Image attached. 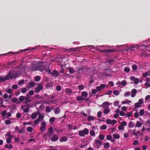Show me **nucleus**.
<instances>
[{
  "mask_svg": "<svg viewBox=\"0 0 150 150\" xmlns=\"http://www.w3.org/2000/svg\"><path fill=\"white\" fill-rule=\"evenodd\" d=\"M67 140V137L65 136L61 137L59 139V141L61 142L66 141Z\"/></svg>",
  "mask_w": 150,
  "mask_h": 150,
  "instance_id": "nucleus-15",
  "label": "nucleus"
},
{
  "mask_svg": "<svg viewBox=\"0 0 150 150\" xmlns=\"http://www.w3.org/2000/svg\"><path fill=\"white\" fill-rule=\"evenodd\" d=\"M47 69L46 67H45L43 65L38 64V70L41 71H42L44 70H45Z\"/></svg>",
  "mask_w": 150,
  "mask_h": 150,
  "instance_id": "nucleus-6",
  "label": "nucleus"
},
{
  "mask_svg": "<svg viewBox=\"0 0 150 150\" xmlns=\"http://www.w3.org/2000/svg\"><path fill=\"white\" fill-rule=\"evenodd\" d=\"M102 115V112L101 111H99L98 113L97 116L98 117H100Z\"/></svg>",
  "mask_w": 150,
  "mask_h": 150,
  "instance_id": "nucleus-57",
  "label": "nucleus"
},
{
  "mask_svg": "<svg viewBox=\"0 0 150 150\" xmlns=\"http://www.w3.org/2000/svg\"><path fill=\"white\" fill-rule=\"evenodd\" d=\"M124 71L127 72H129L130 71V69L129 67H125L124 69Z\"/></svg>",
  "mask_w": 150,
  "mask_h": 150,
  "instance_id": "nucleus-48",
  "label": "nucleus"
},
{
  "mask_svg": "<svg viewBox=\"0 0 150 150\" xmlns=\"http://www.w3.org/2000/svg\"><path fill=\"white\" fill-rule=\"evenodd\" d=\"M12 138H8L6 140V141L7 143L9 144L11 142V139Z\"/></svg>",
  "mask_w": 150,
  "mask_h": 150,
  "instance_id": "nucleus-56",
  "label": "nucleus"
},
{
  "mask_svg": "<svg viewBox=\"0 0 150 150\" xmlns=\"http://www.w3.org/2000/svg\"><path fill=\"white\" fill-rule=\"evenodd\" d=\"M106 128H107V126L105 125H102L100 127V129L103 130L105 129Z\"/></svg>",
  "mask_w": 150,
  "mask_h": 150,
  "instance_id": "nucleus-62",
  "label": "nucleus"
},
{
  "mask_svg": "<svg viewBox=\"0 0 150 150\" xmlns=\"http://www.w3.org/2000/svg\"><path fill=\"white\" fill-rule=\"evenodd\" d=\"M46 123L45 122H42L41 124L40 130L41 132L45 131L46 129Z\"/></svg>",
  "mask_w": 150,
  "mask_h": 150,
  "instance_id": "nucleus-5",
  "label": "nucleus"
},
{
  "mask_svg": "<svg viewBox=\"0 0 150 150\" xmlns=\"http://www.w3.org/2000/svg\"><path fill=\"white\" fill-rule=\"evenodd\" d=\"M132 68L133 70L134 71H135L137 69V65L135 64H133L132 65Z\"/></svg>",
  "mask_w": 150,
  "mask_h": 150,
  "instance_id": "nucleus-47",
  "label": "nucleus"
},
{
  "mask_svg": "<svg viewBox=\"0 0 150 150\" xmlns=\"http://www.w3.org/2000/svg\"><path fill=\"white\" fill-rule=\"evenodd\" d=\"M8 80L6 76H0V81H3L6 80Z\"/></svg>",
  "mask_w": 150,
  "mask_h": 150,
  "instance_id": "nucleus-16",
  "label": "nucleus"
},
{
  "mask_svg": "<svg viewBox=\"0 0 150 150\" xmlns=\"http://www.w3.org/2000/svg\"><path fill=\"white\" fill-rule=\"evenodd\" d=\"M99 138L101 140H102L105 138V137L102 134H100L99 136Z\"/></svg>",
  "mask_w": 150,
  "mask_h": 150,
  "instance_id": "nucleus-46",
  "label": "nucleus"
},
{
  "mask_svg": "<svg viewBox=\"0 0 150 150\" xmlns=\"http://www.w3.org/2000/svg\"><path fill=\"white\" fill-rule=\"evenodd\" d=\"M37 114L39 115L37 119L40 122L42 121L44 118V115H41L40 113H39L38 112H37Z\"/></svg>",
  "mask_w": 150,
  "mask_h": 150,
  "instance_id": "nucleus-7",
  "label": "nucleus"
},
{
  "mask_svg": "<svg viewBox=\"0 0 150 150\" xmlns=\"http://www.w3.org/2000/svg\"><path fill=\"white\" fill-rule=\"evenodd\" d=\"M27 91V89L25 88H22L21 89V91L23 93H25Z\"/></svg>",
  "mask_w": 150,
  "mask_h": 150,
  "instance_id": "nucleus-55",
  "label": "nucleus"
},
{
  "mask_svg": "<svg viewBox=\"0 0 150 150\" xmlns=\"http://www.w3.org/2000/svg\"><path fill=\"white\" fill-rule=\"evenodd\" d=\"M89 131L87 129L85 128L83 130L79 131V134L81 137L84 136V134L87 135L88 134Z\"/></svg>",
  "mask_w": 150,
  "mask_h": 150,
  "instance_id": "nucleus-3",
  "label": "nucleus"
},
{
  "mask_svg": "<svg viewBox=\"0 0 150 150\" xmlns=\"http://www.w3.org/2000/svg\"><path fill=\"white\" fill-rule=\"evenodd\" d=\"M132 114V112H128L127 113L126 115L125 116L126 117H129L130 116H131Z\"/></svg>",
  "mask_w": 150,
  "mask_h": 150,
  "instance_id": "nucleus-54",
  "label": "nucleus"
},
{
  "mask_svg": "<svg viewBox=\"0 0 150 150\" xmlns=\"http://www.w3.org/2000/svg\"><path fill=\"white\" fill-rule=\"evenodd\" d=\"M5 123L6 125H8L11 124V122L9 120H6L5 121Z\"/></svg>",
  "mask_w": 150,
  "mask_h": 150,
  "instance_id": "nucleus-50",
  "label": "nucleus"
},
{
  "mask_svg": "<svg viewBox=\"0 0 150 150\" xmlns=\"http://www.w3.org/2000/svg\"><path fill=\"white\" fill-rule=\"evenodd\" d=\"M11 101L13 103H17L18 102V98H13L11 99Z\"/></svg>",
  "mask_w": 150,
  "mask_h": 150,
  "instance_id": "nucleus-37",
  "label": "nucleus"
},
{
  "mask_svg": "<svg viewBox=\"0 0 150 150\" xmlns=\"http://www.w3.org/2000/svg\"><path fill=\"white\" fill-rule=\"evenodd\" d=\"M54 112L56 114H59L60 112V109L59 108H57L54 109Z\"/></svg>",
  "mask_w": 150,
  "mask_h": 150,
  "instance_id": "nucleus-17",
  "label": "nucleus"
},
{
  "mask_svg": "<svg viewBox=\"0 0 150 150\" xmlns=\"http://www.w3.org/2000/svg\"><path fill=\"white\" fill-rule=\"evenodd\" d=\"M25 99V97L23 96H20L18 98L19 101L17 103V104L19 103L20 102H23Z\"/></svg>",
  "mask_w": 150,
  "mask_h": 150,
  "instance_id": "nucleus-12",
  "label": "nucleus"
},
{
  "mask_svg": "<svg viewBox=\"0 0 150 150\" xmlns=\"http://www.w3.org/2000/svg\"><path fill=\"white\" fill-rule=\"evenodd\" d=\"M40 121L38 120L37 119L35 120L34 121V123L35 124V125H36L37 124H39V122Z\"/></svg>",
  "mask_w": 150,
  "mask_h": 150,
  "instance_id": "nucleus-63",
  "label": "nucleus"
},
{
  "mask_svg": "<svg viewBox=\"0 0 150 150\" xmlns=\"http://www.w3.org/2000/svg\"><path fill=\"white\" fill-rule=\"evenodd\" d=\"M113 137L115 139H118L120 138V135L118 134H114L113 135Z\"/></svg>",
  "mask_w": 150,
  "mask_h": 150,
  "instance_id": "nucleus-44",
  "label": "nucleus"
},
{
  "mask_svg": "<svg viewBox=\"0 0 150 150\" xmlns=\"http://www.w3.org/2000/svg\"><path fill=\"white\" fill-rule=\"evenodd\" d=\"M102 106L104 109L109 108V103L108 102H105L102 104Z\"/></svg>",
  "mask_w": 150,
  "mask_h": 150,
  "instance_id": "nucleus-9",
  "label": "nucleus"
},
{
  "mask_svg": "<svg viewBox=\"0 0 150 150\" xmlns=\"http://www.w3.org/2000/svg\"><path fill=\"white\" fill-rule=\"evenodd\" d=\"M69 72L71 74H73L74 73L75 71L73 70V69L72 68H69Z\"/></svg>",
  "mask_w": 150,
  "mask_h": 150,
  "instance_id": "nucleus-33",
  "label": "nucleus"
},
{
  "mask_svg": "<svg viewBox=\"0 0 150 150\" xmlns=\"http://www.w3.org/2000/svg\"><path fill=\"white\" fill-rule=\"evenodd\" d=\"M6 76L8 80L10 79H11L18 77L16 71H10L8 74Z\"/></svg>",
  "mask_w": 150,
  "mask_h": 150,
  "instance_id": "nucleus-1",
  "label": "nucleus"
},
{
  "mask_svg": "<svg viewBox=\"0 0 150 150\" xmlns=\"http://www.w3.org/2000/svg\"><path fill=\"white\" fill-rule=\"evenodd\" d=\"M95 141L96 144H98L100 145H101L102 144V142L99 140L96 139L95 140Z\"/></svg>",
  "mask_w": 150,
  "mask_h": 150,
  "instance_id": "nucleus-38",
  "label": "nucleus"
},
{
  "mask_svg": "<svg viewBox=\"0 0 150 150\" xmlns=\"http://www.w3.org/2000/svg\"><path fill=\"white\" fill-rule=\"evenodd\" d=\"M40 76H37L35 77L34 79L36 81H39L40 80Z\"/></svg>",
  "mask_w": 150,
  "mask_h": 150,
  "instance_id": "nucleus-32",
  "label": "nucleus"
},
{
  "mask_svg": "<svg viewBox=\"0 0 150 150\" xmlns=\"http://www.w3.org/2000/svg\"><path fill=\"white\" fill-rule=\"evenodd\" d=\"M130 92H127L124 94V96L125 97L128 96L130 95Z\"/></svg>",
  "mask_w": 150,
  "mask_h": 150,
  "instance_id": "nucleus-59",
  "label": "nucleus"
},
{
  "mask_svg": "<svg viewBox=\"0 0 150 150\" xmlns=\"http://www.w3.org/2000/svg\"><path fill=\"white\" fill-rule=\"evenodd\" d=\"M48 131L49 132V134L48 135L49 137H50L52 136V134H51V133L53 132V128L51 127H49L48 129Z\"/></svg>",
  "mask_w": 150,
  "mask_h": 150,
  "instance_id": "nucleus-21",
  "label": "nucleus"
},
{
  "mask_svg": "<svg viewBox=\"0 0 150 150\" xmlns=\"http://www.w3.org/2000/svg\"><path fill=\"white\" fill-rule=\"evenodd\" d=\"M110 147V145L109 143L106 142L104 145V147L105 148H108Z\"/></svg>",
  "mask_w": 150,
  "mask_h": 150,
  "instance_id": "nucleus-36",
  "label": "nucleus"
},
{
  "mask_svg": "<svg viewBox=\"0 0 150 150\" xmlns=\"http://www.w3.org/2000/svg\"><path fill=\"white\" fill-rule=\"evenodd\" d=\"M120 91L118 90H115L113 91V93L115 95L117 96L119 95L120 93Z\"/></svg>",
  "mask_w": 150,
  "mask_h": 150,
  "instance_id": "nucleus-40",
  "label": "nucleus"
},
{
  "mask_svg": "<svg viewBox=\"0 0 150 150\" xmlns=\"http://www.w3.org/2000/svg\"><path fill=\"white\" fill-rule=\"evenodd\" d=\"M33 128L30 126L28 127L27 128V131L29 132H31L33 131Z\"/></svg>",
  "mask_w": 150,
  "mask_h": 150,
  "instance_id": "nucleus-31",
  "label": "nucleus"
},
{
  "mask_svg": "<svg viewBox=\"0 0 150 150\" xmlns=\"http://www.w3.org/2000/svg\"><path fill=\"white\" fill-rule=\"evenodd\" d=\"M17 74L18 76L19 75L25 71V68L24 67H18L16 68Z\"/></svg>",
  "mask_w": 150,
  "mask_h": 150,
  "instance_id": "nucleus-2",
  "label": "nucleus"
},
{
  "mask_svg": "<svg viewBox=\"0 0 150 150\" xmlns=\"http://www.w3.org/2000/svg\"><path fill=\"white\" fill-rule=\"evenodd\" d=\"M141 106V104L138 102L134 104V106L135 108H138Z\"/></svg>",
  "mask_w": 150,
  "mask_h": 150,
  "instance_id": "nucleus-39",
  "label": "nucleus"
},
{
  "mask_svg": "<svg viewBox=\"0 0 150 150\" xmlns=\"http://www.w3.org/2000/svg\"><path fill=\"white\" fill-rule=\"evenodd\" d=\"M24 83V81L22 79L18 82V84L19 85H22Z\"/></svg>",
  "mask_w": 150,
  "mask_h": 150,
  "instance_id": "nucleus-58",
  "label": "nucleus"
},
{
  "mask_svg": "<svg viewBox=\"0 0 150 150\" xmlns=\"http://www.w3.org/2000/svg\"><path fill=\"white\" fill-rule=\"evenodd\" d=\"M124 128V126H123L121 124L118 127V129L119 130H123Z\"/></svg>",
  "mask_w": 150,
  "mask_h": 150,
  "instance_id": "nucleus-51",
  "label": "nucleus"
},
{
  "mask_svg": "<svg viewBox=\"0 0 150 150\" xmlns=\"http://www.w3.org/2000/svg\"><path fill=\"white\" fill-rule=\"evenodd\" d=\"M139 79L137 78H136L134 81V83L135 84H137L139 82Z\"/></svg>",
  "mask_w": 150,
  "mask_h": 150,
  "instance_id": "nucleus-43",
  "label": "nucleus"
},
{
  "mask_svg": "<svg viewBox=\"0 0 150 150\" xmlns=\"http://www.w3.org/2000/svg\"><path fill=\"white\" fill-rule=\"evenodd\" d=\"M30 96H29V95H26L25 97V100H26V101L24 102V103L26 104L28 102H30L31 101V100L30 99Z\"/></svg>",
  "mask_w": 150,
  "mask_h": 150,
  "instance_id": "nucleus-13",
  "label": "nucleus"
},
{
  "mask_svg": "<svg viewBox=\"0 0 150 150\" xmlns=\"http://www.w3.org/2000/svg\"><path fill=\"white\" fill-rule=\"evenodd\" d=\"M81 96L83 98H85L87 97L88 96L87 93L85 91L82 92L81 94Z\"/></svg>",
  "mask_w": 150,
  "mask_h": 150,
  "instance_id": "nucleus-24",
  "label": "nucleus"
},
{
  "mask_svg": "<svg viewBox=\"0 0 150 150\" xmlns=\"http://www.w3.org/2000/svg\"><path fill=\"white\" fill-rule=\"evenodd\" d=\"M37 116L38 115L36 113L33 112L32 114L31 117L32 119H34L37 117Z\"/></svg>",
  "mask_w": 150,
  "mask_h": 150,
  "instance_id": "nucleus-23",
  "label": "nucleus"
},
{
  "mask_svg": "<svg viewBox=\"0 0 150 150\" xmlns=\"http://www.w3.org/2000/svg\"><path fill=\"white\" fill-rule=\"evenodd\" d=\"M150 75V71H148L142 74V76L144 77H145L148 75Z\"/></svg>",
  "mask_w": 150,
  "mask_h": 150,
  "instance_id": "nucleus-27",
  "label": "nucleus"
},
{
  "mask_svg": "<svg viewBox=\"0 0 150 150\" xmlns=\"http://www.w3.org/2000/svg\"><path fill=\"white\" fill-rule=\"evenodd\" d=\"M95 117L93 116H90L88 117L87 120L88 121L93 120H95Z\"/></svg>",
  "mask_w": 150,
  "mask_h": 150,
  "instance_id": "nucleus-22",
  "label": "nucleus"
},
{
  "mask_svg": "<svg viewBox=\"0 0 150 150\" xmlns=\"http://www.w3.org/2000/svg\"><path fill=\"white\" fill-rule=\"evenodd\" d=\"M110 111V110L109 108H105L103 112L105 114H107L109 113Z\"/></svg>",
  "mask_w": 150,
  "mask_h": 150,
  "instance_id": "nucleus-26",
  "label": "nucleus"
},
{
  "mask_svg": "<svg viewBox=\"0 0 150 150\" xmlns=\"http://www.w3.org/2000/svg\"><path fill=\"white\" fill-rule=\"evenodd\" d=\"M76 99L78 101H80L81 100L83 101V100H85L86 99L85 98H84L82 97L81 96H78L76 98Z\"/></svg>",
  "mask_w": 150,
  "mask_h": 150,
  "instance_id": "nucleus-25",
  "label": "nucleus"
},
{
  "mask_svg": "<svg viewBox=\"0 0 150 150\" xmlns=\"http://www.w3.org/2000/svg\"><path fill=\"white\" fill-rule=\"evenodd\" d=\"M52 108L51 109L50 108V107L49 106H47L45 108V111L47 112H49L51 111L52 109Z\"/></svg>",
  "mask_w": 150,
  "mask_h": 150,
  "instance_id": "nucleus-28",
  "label": "nucleus"
},
{
  "mask_svg": "<svg viewBox=\"0 0 150 150\" xmlns=\"http://www.w3.org/2000/svg\"><path fill=\"white\" fill-rule=\"evenodd\" d=\"M90 134L91 136L95 137V134L93 130L90 131Z\"/></svg>",
  "mask_w": 150,
  "mask_h": 150,
  "instance_id": "nucleus-60",
  "label": "nucleus"
},
{
  "mask_svg": "<svg viewBox=\"0 0 150 150\" xmlns=\"http://www.w3.org/2000/svg\"><path fill=\"white\" fill-rule=\"evenodd\" d=\"M86 69V68H85L83 67H81L78 68L77 70L79 72L81 73V72L82 73H83L84 71V70Z\"/></svg>",
  "mask_w": 150,
  "mask_h": 150,
  "instance_id": "nucleus-20",
  "label": "nucleus"
},
{
  "mask_svg": "<svg viewBox=\"0 0 150 150\" xmlns=\"http://www.w3.org/2000/svg\"><path fill=\"white\" fill-rule=\"evenodd\" d=\"M6 112L5 110L1 112V115L4 117H6Z\"/></svg>",
  "mask_w": 150,
  "mask_h": 150,
  "instance_id": "nucleus-45",
  "label": "nucleus"
},
{
  "mask_svg": "<svg viewBox=\"0 0 150 150\" xmlns=\"http://www.w3.org/2000/svg\"><path fill=\"white\" fill-rule=\"evenodd\" d=\"M134 124L132 122L130 121L129 124V127H132L134 126Z\"/></svg>",
  "mask_w": 150,
  "mask_h": 150,
  "instance_id": "nucleus-41",
  "label": "nucleus"
},
{
  "mask_svg": "<svg viewBox=\"0 0 150 150\" xmlns=\"http://www.w3.org/2000/svg\"><path fill=\"white\" fill-rule=\"evenodd\" d=\"M6 91L8 94H12L13 90L11 88H6Z\"/></svg>",
  "mask_w": 150,
  "mask_h": 150,
  "instance_id": "nucleus-29",
  "label": "nucleus"
},
{
  "mask_svg": "<svg viewBox=\"0 0 150 150\" xmlns=\"http://www.w3.org/2000/svg\"><path fill=\"white\" fill-rule=\"evenodd\" d=\"M29 85L30 87H33L35 85V83L33 82H30L29 83Z\"/></svg>",
  "mask_w": 150,
  "mask_h": 150,
  "instance_id": "nucleus-49",
  "label": "nucleus"
},
{
  "mask_svg": "<svg viewBox=\"0 0 150 150\" xmlns=\"http://www.w3.org/2000/svg\"><path fill=\"white\" fill-rule=\"evenodd\" d=\"M21 108L25 112L27 113L29 111V108H28V107H26V106L24 105L22 106H21Z\"/></svg>",
  "mask_w": 150,
  "mask_h": 150,
  "instance_id": "nucleus-10",
  "label": "nucleus"
},
{
  "mask_svg": "<svg viewBox=\"0 0 150 150\" xmlns=\"http://www.w3.org/2000/svg\"><path fill=\"white\" fill-rule=\"evenodd\" d=\"M16 116L17 118H20L21 116V114L20 113L18 112L16 114Z\"/></svg>",
  "mask_w": 150,
  "mask_h": 150,
  "instance_id": "nucleus-61",
  "label": "nucleus"
},
{
  "mask_svg": "<svg viewBox=\"0 0 150 150\" xmlns=\"http://www.w3.org/2000/svg\"><path fill=\"white\" fill-rule=\"evenodd\" d=\"M52 75L53 76L57 77L59 75V74L57 70H54L52 73Z\"/></svg>",
  "mask_w": 150,
  "mask_h": 150,
  "instance_id": "nucleus-19",
  "label": "nucleus"
},
{
  "mask_svg": "<svg viewBox=\"0 0 150 150\" xmlns=\"http://www.w3.org/2000/svg\"><path fill=\"white\" fill-rule=\"evenodd\" d=\"M117 121L115 120H111V124L112 125H114V124H115L117 123Z\"/></svg>",
  "mask_w": 150,
  "mask_h": 150,
  "instance_id": "nucleus-53",
  "label": "nucleus"
},
{
  "mask_svg": "<svg viewBox=\"0 0 150 150\" xmlns=\"http://www.w3.org/2000/svg\"><path fill=\"white\" fill-rule=\"evenodd\" d=\"M38 64H33L31 68V70L33 71H35L38 70Z\"/></svg>",
  "mask_w": 150,
  "mask_h": 150,
  "instance_id": "nucleus-8",
  "label": "nucleus"
},
{
  "mask_svg": "<svg viewBox=\"0 0 150 150\" xmlns=\"http://www.w3.org/2000/svg\"><path fill=\"white\" fill-rule=\"evenodd\" d=\"M65 92L66 93L69 95H70L72 93V91L71 89L66 88L65 89Z\"/></svg>",
  "mask_w": 150,
  "mask_h": 150,
  "instance_id": "nucleus-18",
  "label": "nucleus"
},
{
  "mask_svg": "<svg viewBox=\"0 0 150 150\" xmlns=\"http://www.w3.org/2000/svg\"><path fill=\"white\" fill-rule=\"evenodd\" d=\"M138 141L137 140H134L133 142V144L134 146L138 145Z\"/></svg>",
  "mask_w": 150,
  "mask_h": 150,
  "instance_id": "nucleus-64",
  "label": "nucleus"
},
{
  "mask_svg": "<svg viewBox=\"0 0 150 150\" xmlns=\"http://www.w3.org/2000/svg\"><path fill=\"white\" fill-rule=\"evenodd\" d=\"M142 125V124L141 122L139 121L137 122L136 125H135V127H141Z\"/></svg>",
  "mask_w": 150,
  "mask_h": 150,
  "instance_id": "nucleus-30",
  "label": "nucleus"
},
{
  "mask_svg": "<svg viewBox=\"0 0 150 150\" xmlns=\"http://www.w3.org/2000/svg\"><path fill=\"white\" fill-rule=\"evenodd\" d=\"M79 89L80 90H82L84 88V86L83 85H80L78 86Z\"/></svg>",
  "mask_w": 150,
  "mask_h": 150,
  "instance_id": "nucleus-52",
  "label": "nucleus"
},
{
  "mask_svg": "<svg viewBox=\"0 0 150 150\" xmlns=\"http://www.w3.org/2000/svg\"><path fill=\"white\" fill-rule=\"evenodd\" d=\"M131 92L132 94L131 96L133 98L135 96L136 94L137 93V91L136 89H133L132 90Z\"/></svg>",
  "mask_w": 150,
  "mask_h": 150,
  "instance_id": "nucleus-14",
  "label": "nucleus"
},
{
  "mask_svg": "<svg viewBox=\"0 0 150 150\" xmlns=\"http://www.w3.org/2000/svg\"><path fill=\"white\" fill-rule=\"evenodd\" d=\"M6 137H7L8 138H13V136L11 134L10 132H8L5 135Z\"/></svg>",
  "mask_w": 150,
  "mask_h": 150,
  "instance_id": "nucleus-34",
  "label": "nucleus"
},
{
  "mask_svg": "<svg viewBox=\"0 0 150 150\" xmlns=\"http://www.w3.org/2000/svg\"><path fill=\"white\" fill-rule=\"evenodd\" d=\"M59 139V137L56 135H54L51 138V140L53 142H55L57 140Z\"/></svg>",
  "mask_w": 150,
  "mask_h": 150,
  "instance_id": "nucleus-11",
  "label": "nucleus"
},
{
  "mask_svg": "<svg viewBox=\"0 0 150 150\" xmlns=\"http://www.w3.org/2000/svg\"><path fill=\"white\" fill-rule=\"evenodd\" d=\"M144 113V109H142L140 110L139 112V114L140 116H142L143 115Z\"/></svg>",
  "mask_w": 150,
  "mask_h": 150,
  "instance_id": "nucleus-35",
  "label": "nucleus"
},
{
  "mask_svg": "<svg viewBox=\"0 0 150 150\" xmlns=\"http://www.w3.org/2000/svg\"><path fill=\"white\" fill-rule=\"evenodd\" d=\"M119 83L122 86H125L126 85V82L124 80L122 81L121 82H119Z\"/></svg>",
  "mask_w": 150,
  "mask_h": 150,
  "instance_id": "nucleus-42",
  "label": "nucleus"
},
{
  "mask_svg": "<svg viewBox=\"0 0 150 150\" xmlns=\"http://www.w3.org/2000/svg\"><path fill=\"white\" fill-rule=\"evenodd\" d=\"M43 88V86L42 84H39L38 86L35 89V92L36 93H38L40 91L42 90Z\"/></svg>",
  "mask_w": 150,
  "mask_h": 150,
  "instance_id": "nucleus-4",
  "label": "nucleus"
}]
</instances>
